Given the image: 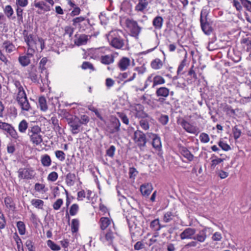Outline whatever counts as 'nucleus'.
I'll list each match as a JSON object with an SVG mask.
<instances>
[{"label":"nucleus","mask_w":251,"mask_h":251,"mask_svg":"<svg viewBox=\"0 0 251 251\" xmlns=\"http://www.w3.org/2000/svg\"><path fill=\"white\" fill-rule=\"evenodd\" d=\"M208 230H210V228L205 227L201 230H197L195 228L189 227V239H193L202 243L207 237L206 233Z\"/></svg>","instance_id":"1"},{"label":"nucleus","mask_w":251,"mask_h":251,"mask_svg":"<svg viewBox=\"0 0 251 251\" xmlns=\"http://www.w3.org/2000/svg\"><path fill=\"white\" fill-rule=\"evenodd\" d=\"M68 124L71 127V132L73 134H77L80 131L81 120L77 116H72L66 118Z\"/></svg>","instance_id":"2"},{"label":"nucleus","mask_w":251,"mask_h":251,"mask_svg":"<svg viewBox=\"0 0 251 251\" xmlns=\"http://www.w3.org/2000/svg\"><path fill=\"white\" fill-rule=\"evenodd\" d=\"M26 32V30H25L24 32V39L28 47L34 48L36 45L39 44L40 46L41 50H42L45 48L44 40L42 38H38V42H37L34 39L33 35L32 34H29L28 35L26 33L25 35V32Z\"/></svg>","instance_id":"3"},{"label":"nucleus","mask_w":251,"mask_h":251,"mask_svg":"<svg viewBox=\"0 0 251 251\" xmlns=\"http://www.w3.org/2000/svg\"><path fill=\"white\" fill-rule=\"evenodd\" d=\"M115 232L110 228L101 231L100 235V240L103 243L107 242L108 245H111L115 238Z\"/></svg>","instance_id":"4"},{"label":"nucleus","mask_w":251,"mask_h":251,"mask_svg":"<svg viewBox=\"0 0 251 251\" xmlns=\"http://www.w3.org/2000/svg\"><path fill=\"white\" fill-rule=\"evenodd\" d=\"M206 12L202 10L201 13V25L203 32L206 35H210L212 31L211 24L207 21Z\"/></svg>","instance_id":"5"},{"label":"nucleus","mask_w":251,"mask_h":251,"mask_svg":"<svg viewBox=\"0 0 251 251\" xmlns=\"http://www.w3.org/2000/svg\"><path fill=\"white\" fill-rule=\"evenodd\" d=\"M126 27L130 30L132 36L135 37H138L141 28L138 25L137 22L133 20L127 19L126 21Z\"/></svg>","instance_id":"6"},{"label":"nucleus","mask_w":251,"mask_h":251,"mask_svg":"<svg viewBox=\"0 0 251 251\" xmlns=\"http://www.w3.org/2000/svg\"><path fill=\"white\" fill-rule=\"evenodd\" d=\"M134 140L138 146L141 148L146 146L147 140L145 133L142 131L137 130L134 133Z\"/></svg>","instance_id":"7"},{"label":"nucleus","mask_w":251,"mask_h":251,"mask_svg":"<svg viewBox=\"0 0 251 251\" xmlns=\"http://www.w3.org/2000/svg\"><path fill=\"white\" fill-rule=\"evenodd\" d=\"M240 43L243 48L247 51L249 52L250 55H251V35L247 34L243 36L241 39Z\"/></svg>","instance_id":"8"},{"label":"nucleus","mask_w":251,"mask_h":251,"mask_svg":"<svg viewBox=\"0 0 251 251\" xmlns=\"http://www.w3.org/2000/svg\"><path fill=\"white\" fill-rule=\"evenodd\" d=\"M33 171L29 169H20L18 170L19 177L23 179H31L33 177Z\"/></svg>","instance_id":"9"},{"label":"nucleus","mask_w":251,"mask_h":251,"mask_svg":"<svg viewBox=\"0 0 251 251\" xmlns=\"http://www.w3.org/2000/svg\"><path fill=\"white\" fill-rule=\"evenodd\" d=\"M110 45L116 49H121L124 45V40L120 36L114 37L111 41Z\"/></svg>","instance_id":"10"},{"label":"nucleus","mask_w":251,"mask_h":251,"mask_svg":"<svg viewBox=\"0 0 251 251\" xmlns=\"http://www.w3.org/2000/svg\"><path fill=\"white\" fill-rule=\"evenodd\" d=\"M36 73V68L34 65H31L30 70L28 71V77L29 78L32 82L39 84L40 83L39 79L38 78V76Z\"/></svg>","instance_id":"11"},{"label":"nucleus","mask_w":251,"mask_h":251,"mask_svg":"<svg viewBox=\"0 0 251 251\" xmlns=\"http://www.w3.org/2000/svg\"><path fill=\"white\" fill-rule=\"evenodd\" d=\"M152 186L151 183H147L142 184L140 186V191L143 196H148L152 190Z\"/></svg>","instance_id":"12"},{"label":"nucleus","mask_w":251,"mask_h":251,"mask_svg":"<svg viewBox=\"0 0 251 251\" xmlns=\"http://www.w3.org/2000/svg\"><path fill=\"white\" fill-rule=\"evenodd\" d=\"M148 135L152 139V145L156 149H159L161 146L160 138L155 134L151 133H149Z\"/></svg>","instance_id":"13"},{"label":"nucleus","mask_w":251,"mask_h":251,"mask_svg":"<svg viewBox=\"0 0 251 251\" xmlns=\"http://www.w3.org/2000/svg\"><path fill=\"white\" fill-rule=\"evenodd\" d=\"M130 62V61L128 58L124 57L119 61L118 67L121 71H125L127 68L128 66H129Z\"/></svg>","instance_id":"14"},{"label":"nucleus","mask_w":251,"mask_h":251,"mask_svg":"<svg viewBox=\"0 0 251 251\" xmlns=\"http://www.w3.org/2000/svg\"><path fill=\"white\" fill-rule=\"evenodd\" d=\"M17 102L20 105L22 110L23 111H28L31 109V107L28 102L27 97H25V99Z\"/></svg>","instance_id":"15"},{"label":"nucleus","mask_w":251,"mask_h":251,"mask_svg":"<svg viewBox=\"0 0 251 251\" xmlns=\"http://www.w3.org/2000/svg\"><path fill=\"white\" fill-rule=\"evenodd\" d=\"M2 47L5 50L7 53H11L16 50V47L14 45L8 40L5 41L3 43Z\"/></svg>","instance_id":"16"},{"label":"nucleus","mask_w":251,"mask_h":251,"mask_svg":"<svg viewBox=\"0 0 251 251\" xmlns=\"http://www.w3.org/2000/svg\"><path fill=\"white\" fill-rule=\"evenodd\" d=\"M28 135L30 137L31 141L36 145H40L43 142L42 136L40 133L36 134L28 133Z\"/></svg>","instance_id":"17"},{"label":"nucleus","mask_w":251,"mask_h":251,"mask_svg":"<svg viewBox=\"0 0 251 251\" xmlns=\"http://www.w3.org/2000/svg\"><path fill=\"white\" fill-rule=\"evenodd\" d=\"M4 203L6 207L12 211H14L16 208L15 204L12 198L10 197H6L4 199Z\"/></svg>","instance_id":"18"},{"label":"nucleus","mask_w":251,"mask_h":251,"mask_svg":"<svg viewBox=\"0 0 251 251\" xmlns=\"http://www.w3.org/2000/svg\"><path fill=\"white\" fill-rule=\"evenodd\" d=\"M165 226L161 225L158 219L152 221L150 223V227L154 231H158L162 227Z\"/></svg>","instance_id":"19"},{"label":"nucleus","mask_w":251,"mask_h":251,"mask_svg":"<svg viewBox=\"0 0 251 251\" xmlns=\"http://www.w3.org/2000/svg\"><path fill=\"white\" fill-rule=\"evenodd\" d=\"M210 168L212 169H214L217 165L222 162L224 160V159L218 158L215 154H213L210 157Z\"/></svg>","instance_id":"20"},{"label":"nucleus","mask_w":251,"mask_h":251,"mask_svg":"<svg viewBox=\"0 0 251 251\" xmlns=\"http://www.w3.org/2000/svg\"><path fill=\"white\" fill-rule=\"evenodd\" d=\"M75 179V174L69 173L66 176L65 182L68 186H72L74 185Z\"/></svg>","instance_id":"21"},{"label":"nucleus","mask_w":251,"mask_h":251,"mask_svg":"<svg viewBox=\"0 0 251 251\" xmlns=\"http://www.w3.org/2000/svg\"><path fill=\"white\" fill-rule=\"evenodd\" d=\"M138 3L135 6V10L142 12L148 6L149 2L147 0H138Z\"/></svg>","instance_id":"22"},{"label":"nucleus","mask_w":251,"mask_h":251,"mask_svg":"<svg viewBox=\"0 0 251 251\" xmlns=\"http://www.w3.org/2000/svg\"><path fill=\"white\" fill-rule=\"evenodd\" d=\"M92 25L90 23V20L89 19H87L78 26L79 30L80 32H84L87 30L90 29Z\"/></svg>","instance_id":"23"},{"label":"nucleus","mask_w":251,"mask_h":251,"mask_svg":"<svg viewBox=\"0 0 251 251\" xmlns=\"http://www.w3.org/2000/svg\"><path fill=\"white\" fill-rule=\"evenodd\" d=\"M163 19L161 16H157L154 18L152 21V25L155 29H160L163 25Z\"/></svg>","instance_id":"24"},{"label":"nucleus","mask_w":251,"mask_h":251,"mask_svg":"<svg viewBox=\"0 0 251 251\" xmlns=\"http://www.w3.org/2000/svg\"><path fill=\"white\" fill-rule=\"evenodd\" d=\"M100 227L101 231L105 230L106 228L110 225L111 221L107 217H101L100 219Z\"/></svg>","instance_id":"25"},{"label":"nucleus","mask_w":251,"mask_h":251,"mask_svg":"<svg viewBox=\"0 0 251 251\" xmlns=\"http://www.w3.org/2000/svg\"><path fill=\"white\" fill-rule=\"evenodd\" d=\"M114 57L112 55H106L101 56V62L105 65H109L114 62Z\"/></svg>","instance_id":"26"},{"label":"nucleus","mask_w":251,"mask_h":251,"mask_svg":"<svg viewBox=\"0 0 251 251\" xmlns=\"http://www.w3.org/2000/svg\"><path fill=\"white\" fill-rule=\"evenodd\" d=\"M179 150L180 153L183 155L184 158L182 161L187 162L188 161V150L185 147L179 145Z\"/></svg>","instance_id":"27"},{"label":"nucleus","mask_w":251,"mask_h":251,"mask_svg":"<svg viewBox=\"0 0 251 251\" xmlns=\"http://www.w3.org/2000/svg\"><path fill=\"white\" fill-rule=\"evenodd\" d=\"M41 162L44 167H49L51 163V160L48 154H44L41 157Z\"/></svg>","instance_id":"28"},{"label":"nucleus","mask_w":251,"mask_h":251,"mask_svg":"<svg viewBox=\"0 0 251 251\" xmlns=\"http://www.w3.org/2000/svg\"><path fill=\"white\" fill-rule=\"evenodd\" d=\"M176 215L175 213L168 211L165 213L163 216V221L165 223H169L174 221Z\"/></svg>","instance_id":"29"},{"label":"nucleus","mask_w":251,"mask_h":251,"mask_svg":"<svg viewBox=\"0 0 251 251\" xmlns=\"http://www.w3.org/2000/svg\"><path fill=\"white\" fill-rule=\"evenodd\" d=\"M169 90L164 87L158 88L156 91V95L158 96L166 97L169 95Z\"/></svg>","instance_id":"30"},{"label":"nucleus","mask_w":251,"mask_h":251,"mask_svg":"<svg viewBox=\"0 0 251 251\" xmlns=\"http://www.w3.org/2000/svg\"><path fill=\"white\" fill-rule=\"evenodd\" d=\"M88 40V36L85 34L81 35L75 41V45L81 46L86 44Z\"/></svg>","instance_id":"31"},{"label":"nucleus","mask_w":251,"mask_h":251,"mask_svg":"<svg viewBox=\"0 0 251 251\" xmlns=\"http://www.w3.org/2000/svg\"><path fill=\"white\" fill-rule=\"evenodd\" d=\"M187 55V52H186L184 59L181 61L180 64L178 66L177 71V75H183L184 73V71H183V70L186 64Z\"/></svg>","instance_id":"32"},{"label":"nucleus","mask_w":251,"mask_h":251,"mask_svg":"<svg viewBox=\"0 0 251 251\" xmlns=\"http://www.w3.org/2000/svg\"><path fill=\"white\" fill-rule=\"evenodd\" d=\"M18 60L22 66L25 67L28 65L30 63V59L28 56L25 55L20 56Z\"/></svg>","instance_id":"33"},{"label":"nucleus","mask_w":251,"mask_h":251,"mask_svg":"<svg viewBox=\"0 0 251 251\" xmlns=\"http://www.w3.org/2000/svg\"><path fill=\"white\" fill-rule=\"evenodd\" d=\"M39 103L41 110L45 111L48 109L46 99L44 97H41L39 98Z\"/></svg>","instance_id":"34"},{"label":"nucleus","mask_w":251,"mask_h":251,"mask_svg":"<svg viewBox=\"0 0 251 251\" xmlns=\"http://www.w3.org/2000/svg\"><path fill=\"white\" fill-rule=\"evenodd\" d=\"M16 14L17 17L18 23L19 24L24 23L23 20V9L21 7L17 8L16 9Z\"/></svg>","instance_id":"35"},{"label":"nucleus","mask_w":251,"mask_h":251,"mask_svg":"<svg viewBox=\"0 0 251 251\" xmlns=\"http://www.w3.org/2000/svg\"><path fill=\"white\" fill-rule=\"evenodd\" d=\"M177 124L188 132V122L185 119L182 117H179L177 119Z\"/></svg>","instance_id":"36"},{"label":"nucleus","mask_w":251,"mask_h":251,"mask_svg":"<svg viewBox=\"0 0 251 251\" xmlns=\"http://www.w3.org/2000/svg\"><path fill=\"white\" fill-rule=\"evenodd\" d=\"M27 127L28 123L25 120H22L19 124L18 129L21 133H25Z\"/></svg>","instance_id":"37"},{"label":"nucleus","mask_w":251,"mask_h":251,"mask_svg":"<svg viewBox=\"0 0 251 251\" xmlns=\"http://www.w3.org/2000/svg\"><path fill=\"white\" fill-rule=\"evenodd\" d=\"M17 227L21 235H24L25 233V226L23 222L18 221L17 223Z\"/></svg>","instance_id":"38"},{"label":"nucleus","mask_w":251,"mask_h":251,"mask_svg":"<svg viewBox=\"0 0 251 251\" xmlns=\"http://www.w3.org/2000/svg\"><path fill=\"white\" fill-rule=\"evenodd\" d=\"M31 203L36 208L39 209H42L44 205V201L39 199H33L32 200Z\"/></svg>","instance_id":"39"},{"label":"nucleus","mask_w":251,"mask_h":251,"mask_svg":"<svg viewBox=\"0 0 251 251\" xmlns=\"http://www.w3.org/2000/svg\"><path fill=\"white\" fill-rule=\"evenodd\" d=\"M87 19L85 17L80 16L73 19V25L75 26H79Z\"/></svg>","instance_id":"40"},{"label":"nucleus","mask_w":251,"mask_h":251,"mask_svg":"<svg viewBox=\"0 0 251 251\" xmlns=\"http://www.w3.org/2000/svg\"><path fill=\"white\" fill-rule=\"evenodd\" d=\"M162 62L160 59L156 58L151 63V66L153 69H159L162 66Z\"/></svg>","instance_id":"41"},{"label":"nucleus","mask_w":251,"mask_h":251,"mask_svg":"<svg viewBox=\"0 0 251 251\" xmlns=\"http://www.w3.org/2000/svg\"><path fill=\"white\" fill-rule=\"evenodd\" d=\"M4 14L8 18L10 19L11 16L13 15L14 11L12 7L9 5H6L3 9Z\"/></svg>","instance_id":"42"},{"label":"nucleus","mask_w":251,"mask_h":251,"mask_svg":"<svg viewBox=\"0 0 251 251\" xmlns=\"http://www.w3.org/2000/svg\"><path fill=\"white\" fill-rule=\"evenodd\" d=\"M165 83V79L160 75H156L153 78V83L152 87H154L156 85L162 84Z\"/></svg>","instance_id":"43"},{"label":"nucleus","mask_w":251,"mask_h":251,"mask_svg":"<svg viewBox=\"0 0 251 251\" xmlns=\"http://www.w3.org/2000/svg\"><path fill=\"white\" fill-rule=\"evenodd\" d=\"M79 221L76 219L72 220L71 224V230L72 232H76L78 230Z\"/></svg>","instance_id":"44"},{"label":"nucleus","mask_w":251,"mask_h":251,"mask_svg":"<svg viewBox=\"0 0 251 251\" xmlns=\"http://www.w3.org/2000/svg\"><path fill=\"white\" fill-rule=\"evenodd\" d=\"M240 1L243 7L251 13V1L249 0H240Z\"/></svg>","instance_id":"45"},{"label":"nucleus","mask_w":251,"mask_h":251,"mask_svg":"<svg viewBox=\"0 0 251 251\" xmlns=\"http://www.w3.org/2000/svg\"><path fill=\"white\" fill-rule=\"evenodd\" d=\"M41 132V129L38 126H35L28 129V133L30 134H39Z\"/></svg>","instance_id":"46"},{"label":"nucleus","mask_w":251,"mask_h":251,"mask_svg":"<svg viewBox=\"0 0 251 251\" xmlns=\"http://www.w3.org/2000/svg\"><path fill=\"white\" fill-rule=\"evenodd\" d=\"M47 245L49 247L52 251H58L60 250L59 246L55 244L53 241L50 240H49L47 241Z\"/></svg>","instance_id":"47"},{"label":"nucleus","mask_w":251,"mask_h":251,"mask_svg":"<svg viewBox=\"0 0 251 251\" xmlns=\"http://www.w3.org/2000/svg\"><path fill=\"white\" fill-rule=\"evenodd\" d=\"M232 133L233 134L234 138L235 140L238 139L241 136V130L238 128L237 126H235L232 128Z\"/></svg>","instance_id":"48"},{"label":"nucleus","mask_w":251,"mask_h":251,"mask_svg":"<svg viewBox=\"0 0 251 251\" xmlns=\"http://www.w3.org/2000/svg\"><path fill=\"white\" fill-rule=\"evenodd\" d=\"M113 124L114 125V128L110 131V133H111L118 132L120 130V123L117 119L114 120Z\"/></svg>","instance_id":"49"},{"label":"nucleus","mask_w":251,"mask_h":251,"mask_svg":"<svg viewBox=\"0 0 251 251\" xmlns=\"http://www.w3.org/2000/svg\"><path fill=\"white\" fill-rule=\"evenodd\" d=\"M159 122L163 125L167 124L169 121V117L167 115L161 114L158 118Z\"/></svg>","instance_id":"50"},{"label":"nucleus","mask_w":251,"mask_h":251,"mask_svg":"<svg viewBox=\"0 0 251 251\" xmlns=\"http://www.w3.org/2000/svg\"><path fill=\"white\" fill-rule=\"evenodd\" d=\"M135 117L138 118H141L142 119L150 117L148 114L146 113L144 110L136 112Z\"/></svg>","instance_id":"51"},{"label":"nucleus","mask_w":251,"mask_h":251,"mask_svg":"<svg viewBox=\"0 0 251 251\" xmlns=\"http://www.w3.org/2000/svg\"><path fill=\"white\" fill-rule=\"evenodd\" d=\"M78 205L77 204H73L70 209V214L71 216H74L76 214L78 211Z\"/></svg>","instance_id":"52"},{"label":"nucleus","mask_w":251,"mask_h":251,"mask_svg":"<svg viewBox=\"0 0 251 251\" xmlns=\"http://www.w3.org/2000/svg\"><path fill=\"white\" fill-rule=\"evenodd\" d=\"M48 61V59L47 57H43L40 61L39 63V69L41 70V73L43 74V71L46 70V68L45 66L46 65L47 62Z\"/></svg>","instance_id":"53"},{"label":"nucleus","mask_w":251,"mask_h":251,"mask_svg":"<svg viewBox=\"0 0 251 251\" xmlns=\"http://www.w3.org/2000/svg\"><path fill=\"white\" fill-rule=\"evenodd\" d=\"M81 68L83 70H86L87 69H89L92 71L95 70V68H94L93 64L92 63H90L89 62H87V61L84 62L82 63V64L81 65Z\"/></svg>","instance_id":"54"},{"label":"nucleus","mask_w":251,"mask_h":251,"mask_svg":"<svg viewBox=\"0 0 251 251\" xmlns=\"http://www.w3.org/2000/svg\"><path fill=\"white\" fill-rule=\"evenodd\" d=\"M140 126L144 130H146L149 128L148 121L145 119H142L139 122Z\"/></svg>","instance_id":"55"},{"label":"nucleus","mask_w":251,"mask_h":251,"mask_svg":"<svg viewBox=\"0 0 251 251\" xmlns=\"http://www.w3.org/2000/svg\"><path fill=\"white\" fill-rule=\"evenodd\" d=\"M116 151V148L114 146H111L106 151V154L110 157H113L114 155V153Z\"/></svg>","instance_id":"56"},{"label":"nucleus","mask_w":251,"mask_h":251,"mask_svg":"<svg viewBox=\"0 0 251 251\" xmlns=\"http://www.w3.org/2000/svg\"><path fill=\"white\" fill-rule=\"evenodd\" d=\"M232 4L233 6H234L236 9L238 11H241L243 10V6L241 4V1L237 0H233Z\"/></svg>","instance_id":"57"},{"label":"nucleus","mask_w":251,"mask_h":251,"mask_svg":"<svg viewBox=\"0 0 251 251\" xmlns=\"http://www.w3.org/2000/svg\"><path fill=\"white\" fill-rule=\"evenodd\" d=\"M15 235L14 238L16 242L18 251H21V250H20V249H21V246L23 247V243H22V240L19 237V236H18V235L17 234V233H16L15 234Z\"/></svg>","instance_id":"58"},{"label":"nucleus","mask_w":251,"mask_h":251,"mask_svg":"<svg viewBox=\"0 0 251 251\" xmlns=\"http://www.w3.org/2000/svg\"><path fill=\"white\" fill-rule=\"evenodd\" d=\"M200 140L201 142L206 143L209 141V137L207 134L205 133H202L200 135Z\"/></svg>","instance_id":"59"},{"label":"nucleus","mask_w":251,"mask_h":251,"mask_svg":"<svg viewBox=\"0 0 251 251\" xmlns=\"http://www.w3.org/2000/svg\"><path fill=\"white\" fill-rule=\"evenodd\" d=\"M245 89L249 91V95H247V96H245V98L250 99L251 98V81H246L245 83Z\"/></svg>","instance_id":"60"},{"label":"nucleus","mask_w":251,"mask_h":251,"mask_svg":"<svg viewBox=\"0 0 251 251\" xmlns=\"http://www.w3.org/2000/svg\"><path fill=\"white\" fill-rule=\"evenodd\" d=\"M191 55L192 57V61L193 63L197 62L200 58V56L198 51L191 50L190 52Z\"/></svg>","instance_id":"61"},{"label":"nucleus","mask_w":251,"mask_h":251,"mask_svg":"<svg viewBox=\"0 0 251 251\" xmlns=\"http://www.w3.org/2000/svg\"><path fill=\"white\" fill-rule=\"evenodd\" d=\"M16 4L17 8L25 7L28 4V0H16Z\"/></svg>","instance_id":"62"},{"label":"nucleus","mask_w":251,"mask_h":251,"mask_svg":"<svg viewBox=\"0 0 251 251\" xmlns=\"http://www.w3.org/2000/svg\"><path fill=\"white\" fill-rule=\"evenodd\" d=\"M218 145L225 151H228L231 149L229 145L222 141L219 142Z\"/></svg>","instance_id":"63"},{"label":"nucleus","mask_w":251,"mask_h":251,"mask_svg":"<svg viewBox=\"0 0 251 251\" xmlns=\"http://www.w3.org/2000/svg\"><path fill=\"white\" fill-rule=\"evenodd\" d=\"M118 115L123 123L126 125L129 124V120L126 115L124 113H118Z\"/></svg>","instance_id":"64"}]
</instances>
